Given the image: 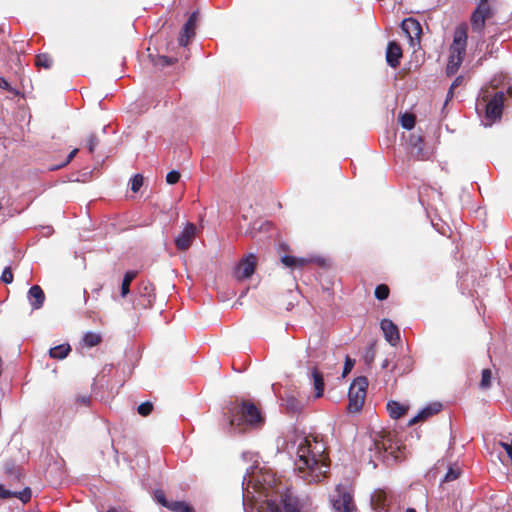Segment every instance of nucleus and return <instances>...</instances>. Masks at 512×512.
<instances>
[{
    "label": "nucleus",
    "mask_w": 512,
    "mask_h": 512,
    "mask_svg": "<svg viewBox=\"0 0 512 512\" xmlns=\"http://www.w3.org/2000/svg\"><path fill=\"white\" fill-rule=\"evenodd\" d=\"M390 289L386 284H379L374 291L375 297L380 300H386L389 297Z\"/></svg>",
    "instance_id": "obj_32"
},
{
    "label": "nucleus",
    "mask_w": 512,
    "mask_h": 512,
    "mask_svg": "<svg viewBox=\"0 0 512 512\" xmlns=\"http://www.w3.org/2000/svg\"><path fill=\"white\" fill-rule=\"evenodd\" d=\"M155 498L159 504L167 508L170 501L166 499L165 494L162 490H157L155 492Z\"/></svg>",
    "instance_id": "obj_42"
},
{
    "label": "nucleus",
    "mask_w": 512,
    "mask_h": 512,
    "mask_svg": "<svg viewBox=\"0 0 512 512\" xmlns=\"http://www.w3.org/2000/svg\"><path fill=\"white\" fill-rule=\"evenodd\" d=\"M257 264V257L254 254H248L242 258L237 265L234 276L238 280H243L251 277L255 271Z\"/></svg>",
    "instance_id": "obj_10"
},
{
    "label": "nucleus",
    "mask_w": 512,
    "mask_h": 512,
    "mask_svg": "<svg viewBox=\"0 0 512 512\" xmlns=\"http://www.w3.org/2000/svg\"><path fill=\"white\" fill-rule=\"evenodd\" d=\"M13 273L10 267H6L1 275V281L5 284H10L13 282Z\"/></svg>",
    "instance_id": "obj_40"
},
{
    "label": "nucleus",
    "mask_w": 512,
    "mask_h": 512,
    "mask_svg": "<svg viewBox=\"0 0 512 512\" xmlns=\"http://www.w3.org/2000/svg\"><path fill=\"white\" fill-rule=\"evenodd\" d=\"M312 262L311 259L309 258H304V257H295V256H291V255H285L283 257H281V263L286 266V267H289V268H304L305 266H307L308 264H310Z\"/></svg>",
    "instance_id": "obj_21"
},
{
    "label": "nucleus",
    "mask_w": 512,
    "mask_h": 512,
    "mask_svg": "<svg viewBox=\"0 0 512 512\" xmlns=\"http://www.w3.org/2000/svg\"><path fill=\"white\" fill-rule=\"evenodd\" d=\"M416 117L412 113H404L400 116V123L403 128L411 130L415 126Z\"/></svg>",
    "instance_id": "obj_30"
},
{
    "label": "nucleus",
    "mask_w": 512,
    "mask_h": 512,
    "mask_svg": "<svg viewBox=\"0 0 512 512\" xmlns=\"http://www.w3.org/2000/svg\"><path fill=\"white\" fill-rule=\"evenodd\" d=\"M491 7L476 6L470 17L471 29L474 33L482 35L485 29L486 21L493 17Z\"/></svg>",
    "instance_id": "obj_8"
},
{
    "label": "nucleus",
    "mask_w": 512,
    "mask_h": 512,
    "mask_svg": "<svg viewBox=\"0 0 512 512\" xmlns=\"http://www.w3.org/2000/svg\"><path fill=\"white\" fill-rule=\"evenodd\" d=\"M388 365H389V361L387 359L384 360V362L382 363V367L386 368V367H388Z\"/></svg>",
    "instance_id": "obj_52"
},
{
    "label": "nucleus",
    "mask_w": 512,
    "mask_h": 512,
    "mask_svg": "<svg viewBox=\"0 0 512 512\" xmlns=\"http://www.w3.org/2000/svg\"><path fill=\"white\" fill-rule=\"evenodd\" d=\"M32 491L29 487H25L22 491L12 492L0 484V499L18 498L22 503L26 504L31 500Z\"/></svg>",
    "instance_id": "obj_18"
},
{
    "label": "nucleus",
    "mask_w": 512,
    "mask_h": 512,
    "mask_svg": "<svg viewBox=\"0 0 512 512\" xmlns=\"http://www.w3.org/2000/svg\"><path fill=\"white\" fill-rule=\"evenodd\" d=\"M295 459V471L307 483H317L329 471V458L322 441L314 436L300 437Z\"/></svg>",
    "instance_id": "obj_1"
},
{
    "label": "nucleus",
    "mask_w": 512,
    "mask_h": 512,
    "mask_svg": "<svg viewBox=\"0 0 512 512\" xmlns=\"http://www.w3.org/2000/svg\"><path fill=\"white\" fill-rule=\"evenodd\" d=\"M138 293L146 299L148 305H151L155 299V287L149 281H141L139 283Z\"/></svg>",
    "instance_id": "obj_22"
},
{
    "label": "nucleus",
    "mask_w": 512,
    "mask_h": 512,
    "mask_svg": "<svg viewBox=\"0 0 512 512\" xmlns=\"http://www.w3.org/2000/svg\"><path fill=\"white\" fill-rule=\"evenodd\" d=\"M196 236V226L193 223H187L183 231L176 237L175 245L178 250L186 251L192 245Z\"/></svg>",
    "instance_id": "obj_13"
},
{
    "label": "nucleus",
    "mask_w": 512,
    "mask_h": 512,
    "mask_svg": "<svg viewBox=\"0 0 512 512\" xmlns=\"http://www.w3.org/2000/svg\"><path fill=\"white\" fill-rule=\"evenodd\" d=\"M4 473L13 482H20L23 477V469L13 462H7L4 466Z\"/></svg>",
    "instance_id": "obj_24"
},
{
    "label": "nucleus",
    "mask_w": 512,
    "mask_h": 512,
    "mask_svg": "<svg viewBox=\"0 0 512 512\" xmlns=\"http://www.w3.org/2000/svg\"><path fill=\"white\" fill-rule=\"evenodd\" d=\"M28 299L33 310L40 309L45 301V294L39 285H33L28 291Z\"/></svg>",
    "instance_id": "obj_19"
},
{
    "label": "nucleus",
    "mask_w": 512,
    "mask_h": 512,
    "mask_svg": "<svg viewBox=\"0 0 512 512\" xmlns=\"http://www.w3.org/2000/svg\"><path fill=\"white\" fill-rule=\"evenodd\" d=\"M152 411L153 404L149 401L141 403L137 408V412L143 417L150 415Z\"/></svg>",
    "instance_id": "obj_36"
},
{
    "label": "nucleus",
    "mask_w": 512,
    "mask_h": 512,
    "mask_svg": "<svg viewBox=\"0 0 512 512\" xmlns=\"http://www.w3.org/2000/svg\"><path fill=\"white\" fill-rule=\"evenodd\" d=\"M442 409L441 403H432L427 407L423 408L416 416L409 420L408 426H413L418 422L424 421L429 417L439 413Z\"/></svg>",
    "instance_id": "obj_17"
},
{
    "label": "nucleus",
    "mask_w": 512,
    "mask_h": 512,
    "mask_svg": "<svg viewBox=\"0 0 512 512\" xmlns=\"http://www.w3.org/2000/svg\"><path fill=\"white\" fill-rule=\"evenodd\" d=\"M401 29L409 39L412 47L420 44L422 27L416 19L412 17L404 19L401 23Z\"/></svg>",
    "instance_id": "obj_9"
},
{
    "label": "nucleus",
    "mask_w": 512,
    "mask_h": 512,
    "mask_svg": "<svg viewBox=\"0 0 512 512\" xmlns=\"http://www.w3.org/2000/svg\"><path fill=\"white\" fill-rule=\"evenodd\" d=\"M477 6L491 7L488 0H479Z\"/></svg>",
    "instance_id": "obj_48"
},
{
    "label": "nucleus",
    "mask_w": 512,
    "mask_h": 512,
    "mask_svg": "<svg viewBox=\"0 0 512 512\" xmlns=\"http://www.w3.org/2000/svg\"><path fill=\"white\" fill-rule=\"evenodd\" d=\"M99 138L95 134H91L87 139V148L89 153L93 154L99 144Z\"/></svg>",
    "instance_id": "obj_38"
},
{
    "label": "nucleus",
    "mask_w": 512,
    "mask_h": 512,
    "mask_svg": "<svg viewBox=\"0 0 512 512\" xmlns=\"http://www.w3.org/2000/svg\"><path fill=\"white\" fill-rule=\"evenodd\" d=\"M371 502L375 510L378 512H386L391 505V495L383 489L375 490L372 494Z\"/></svg>",
    "instance_id": "obj_14"
},
{
    "label": "nucleus",
    "mask_w": 512,
    "mask_h": 512,
    "mask_svg": "<svg viewBox=\"0 0 512 512\" xmlns=\"http://www.w3.org/2000/svg\"><path fill=\"white\" fill-rule=\"evenodd\" d=\"M405 512H416L414 508H407Z\"/></svg>",
    "instance_id": "obj_53"
},
{
    "label": "nucleus",
    "mask_w": 512,
    "mask_h": 512,
    "mask_svg": "<svg viewBox=\"0 0 512 512\" xmlns=\"http://www.w3.org/2000/svg\"><path fill=\"white\" fill-rule=\"evenodd\" d=\"M380 327L384 333L385 339L393 346L400 341V334L398 327L389 319H383Z\"/></svg>",
    "instance_id": "obj_15"
},
{
    "label": "nucleus",
    "mask_w": 512,
    "mask_h": 512,
    "mask_svg": "<svg viewBox=\"0 0 512 512\" xmlns=\"http://www.w3.org/2000/svg\"><path fill=\"white\" fill-rule=\"evenodd\" d=\"M186 505L187 503L185 501H171L167 508L173 512H182Z\"/></svg>",
    "instance_id": "obj_39"
},
{
    "label": "nucleus",
    "mask_w": 512,
    "mask_h": 512,
    "mask_svg": "<svg viewBox=\"0 0 512 512\" xmlns=\"http://www.w3.org/2000/svg\"><path fill=\"white\" fill-rule=\"evenodd\" d=\"M71 351V347L69 344H61L58 346H55L49 350V355L53 359H64L68 356L69 352Z\"/></svg>",
    "instance_id": "obj_27"
},
{
    "label": "nucleus",
    "mask_w": 512,
    "mask_h": 512,
    "mask_svg": "<svg viewBox=\"0 0 512 512\" xmlns=\"http://www.w3.org/2000/svg\"><path fill=\"white\" fill-rule=\"evenodd\" d=\"M53 64V59L48 53H41L35 57V65L38 68L50 69Z\"/></svg>",
    "instance_id": "obj_29"
},
{
    "label": "nucleus",
    "mask_w": 512,
    "mask_h": 512,
    "mask_svg": "<svg viewBox=\"0 0 512 512\" xmlns=\"http://www.w3.org/2000/svg\"><path fill=\"white\" fill-rule=\"evenodd\" d=\"M468 26L466 23L458 25L453 34V42L449 48V59L446 66L448 76L454 75L461 66L467 47Z\"/></svg>",
    "instance_id": "obj_3"
},
{
    "label": "nucleus",
    "mask_w": 512,
    "mask_h": 512,
    "mask_svg": "<svg viewBox=\"0 0 512 512\" xmlns=\"http://www.w3.org/2000/svg\"><path fill=\"white\" fill-rule=\"evenodd\" d=\"M463 80H464L463 76H458V77H456V78L454 79V81L452 82V84H451V86H450V87H451L452 89L457 88L458 86H460V85L463 83Z\"/></svg>",
    "instance_id": "obj_46"
},
{
    "label": "nucleus",
    "mask_w": 512,
    "mask_h": 512,
    "mask_svg": "<svg viewBox=\"0 0 512 512\" xmlns=\"http://www.w3.org/2000/svg\"><path fill=\"white\" fill-rule=\"evenodd\" d=\"M409 407L397 401L391 400L387 403V411L391 418L399 419L408 412Z\"/></svg>",
    "instance_id": "obj_23"
},
{
    "label": "nucleus",
    "mask_w": 512,
    "mask_h": 512,
    "mask_svg": "<svg viewBox=\"0 0 512 512\" xmlns=\"http://www.w3.org/2000/svg\"><path fill=\"white\" fill-rule=\"evenodd\" d=\"M454 90L455 89H452L451 87L449 88V91L447 93V97H446V102H448L449 100H451L454 96Z\"/></svg>",
    "instance_id": "obj_47"
},
{
    "label": "nucleus",
    "mask_w": 512,
    "mask_h": 512,
    "mask_svg": "<svg viewBox=\"0 0 512 512\" xmlns=\"http://www.w3.org/2000/svg\"><path fill=\"white\" fill-rule=\"evenodd\" d=\"M402 56L401 46L395 41H390L386 50V61L388 65L392 68H397L400 65Z\"/></svg>",
    "instance_id": "obj_16"
},
{
    "label": "nucleus",
    "mask_w": 512,
    "mask_h": 512,
    "mask_svg": "<svg viewBox=\"0 0 512 512\" xmlns=\"http://www.w3.org/2000/svg\"><path fill=\"white\" fill-rule=\"evenodd\" d=\"M266 512H301L298 504L291 497L285 496L280 501L269 500Z\"/></svg>",
    "instance_id": "obj_12"
},
{
    "label": "nucleus",
    "mask_w": 512,
    "mask_h": 512,
    "mask_svg": "<svg viewBox=\"0 0 512 512\" xmlns=\"http://www.w3.org/2000/svg\"><path fill=\"white\" fill-rule=\"evenodd\" d=\"M482 101L485 103V116L491 121L500 119L503 112L505 94L503 91L491 93L489 90L482 91Z\"/></svg>",
    "instance_id": "obj_6"
},
{
    "label": "nucleus",
    "mask_w": 512,
    "mask_h": 512,
    "mask_svg": "<svg viewBox=\"0 0 512 512\" xmlns=\"http://www.w3.org/2000/svg\"><path fill=\"white\" fill-rule=\"evenodd\" d=\"M353 366H354V360H352L350 357L347 356L345 365H344V369H343V376L348 374L352 370Z\"/></svg>",
    "instance_id": "obj_43"
},
{
    "label": "nucleus",
    "mask_w": 512,
    "mask_h": 512,
    "mask_svg": "<svg viewBox=\"0 0 512 512\" xmlns=\"http://www.w3.org/2000/svg\"><path fill=\"white\" fill-rule=\"evenodd\" d=\"M199 19V11H194L183 25L182 31L178 38L179 45L186 46L195 36V30Z\"/></svg>",
    "instance_id": "obj_11"
},
{
    "label": "nucleus",
    "mask_w": 512,
    "mask_h": 512,
    "mask_svg": "<svg viewBox=\"0 0 512 512\" xmlns=\"http://www.w3.org/2000/svg\"><path fill=\"white\" fill-rule=\"evenodd\" d=\"M227 418L229 432L233 431L234 426H257L262 424L264 421L259 408L253 402L248 400H243L240 403H233L228 408Z\"/></svg>",
    "instance_id": "obj_2"
},
{
    "label": "nucleus",
    "mask_w": 512,
    "mask_h": 512,
    "mask_svg": "<svg viewBox=\"0 0 512 512\" xmlns=\"http://www.w3.org/2000/svg\"><path fill=\"white\" fill-rule=\"evenodd\" d=\"M492 371L490 369H483L481 373L480 388L488 389L491 387Z\"/></svg>",
    "instance_id": "obj_31"
},
{
    "label": "nucleus",
    "mask_w": 512,
    "mask_h": 512,
    "mask_svg": "<svg viewBox=\"0 0 512 512\" xmlns=\"http://www.w3.org/2000/svg\"><path fill=\"white\" fill-rule=\"evenodd\" d=\"M80 401H81V403L87 405L89 403L90 399L88 397H82L80 399Z\"/></svg>",
    "instance_id": "obj_50"
},
{
    "label": "nucleus",
    "mask_w": 512,
    "mask_h": 512,
    "mask_svg": "<svg viewBox=\"0 0 512 512\" xmlns=\"http://www.w3.org/2000/svg\"><path fill=\"white\" fill-rule=\"evenodd\" d=\"M176 62V59L175 58H170V57H167V56H161L159 58V64L162 65V66H169V65H172Z\"/></svg>",
    "instance_id": "obj_44"
},
{
    "label": "nucleus",
    "mask_w": 512,
    "mask_h": 512,
    "mask_svg": "<svg viewBox=\"0 0 512 512\" xmlns=\"http://www.w3.org/2000/svg\"><path fill=\"white\" fill-rule=\"evenodd\" d=\"M131 184V190L136 193L140 190L141 186L143 185V176L141 174H135L130 181Z\"/></svg>",
    "instance_id": "obj_37"
},
{
    "label": "nucleus",
    "mask_w": 512,
    "mask_h": 512,
    "mask_svg": "<svg viewBox=\"0 0 512 512\" xmlns=\"http://www.w3.org/2000/svg\"><path fill=\"white\" fill-rule=\"evenodd\" d=\"M373 445L377 453L383 454V457L390 456L394 460H401L404 458L405 446L398 439L394 432H383L377 438L374 439Z\"/></svg>",
    "instance_id": "obj_4"
},
{
    "label": "nucleus",
    "mask_w": 512,
    "mask_h": 512,
    "mask_svg": "<svg viewBox=\"0 0 512 512\" xmlns=\"http://www.w3.org/2000/svg\"><path fill=\"white\" fill-rule=\"evenodd\" d=\"M313 386L315 391V397L320 398L324 393V379L323 374L315 367L312 369Z\"/></svg>",
    "instance_id": "obj_25"
},
{
    "label": "nucleus",
    "mask_w": 512,
    "mask_h": 512,
    "mask_svg": "<svg viewBox=\"0 0 512 512\" xmlns=\"http://www.w3.org/2000/svg\"><path fill=\"white\" fill-rule=\"evenodd\" d=\"M286 408L288 411L292 413L300 412L302 409V404L294 397H289L286 400Z\"/></svg>",
    "instance_id": "obj_34"
},
{
    "label": "nucleus",
    "mask_w": 512,
    "mask_h": 512,
    "mask_svg": "<svg viewBox=\"0 0 512 512\" xmlns=\"http://www.w3.org/2000/svg\"><path fill=\"white\" fill-rule=\"evenodd\" d=\"M78 152V148L73 149L60 164L50 167L49 170L53 171L65 167L73 160V158L77 155Z\"/></svg>",
    "instance_id": "obj_35"
},
{
    "label": "nucleus",
    "mask_w": 512,
    "mask_h": 512,
    "mask_svg": "<svg viewBox=\"0 0 512 512\" xmlns=\"http://www.w3.org/2000/svg\"><path fill=\"white\" fill-rule=\"evenodd\" d=\"M414 360L410 355H402L398 358L392 367V371H396L399 375H404L412 371Z\"/></svg>",
    "instance_id": "obj_20"
},
{
    "label": "nucleus",
    "mask_w": 512,
    "mask_h": 512,
    "mask_svg": "<svg viewBox=\"0 0 512 512\" xmlns=\"http://www.w3.org/2000/svg\"><path fill=\"white\" fill-rule=\"evenodd\" d=\"M182 512H195V511L189 504H187Z\"/></svg>",
    "instance_id": "obj_49"
},
{
    "label": "nucleus",
    "mask_w": 512,
    "mask_h": 512,
    "mask_svg": "<svg viewBox=\"0 0 512 512\" xmlns=\"http://www.w3.org/2000/svg\"><path fill=\"white\" fill-rule=\"evenodd\" d=\"M82 342H83L84 346H86L88 348H92V347L99 345L102 342V337L98 333L87 332L83 336Z\"/></svg>",
    "instance_id": "obj_28"
},
{
    "label": "nucleus",
    "mask_w": 512,
    "mask_h": 512,
    "mask_svg": "<svg viewBox=\"0 0 512 512\" xmlns=\"http://www.w3.org/2000/svg\"><path fill=\"white\" fill-rule=\"evenodd\" d=\"M107 512H121V511L115 507H111L107 510Z\"/></svg>",
    "instance_id": "obj_51"
},
{
    "label": "nucleus",
    "mask_w": 512,
    "mask_h": 512,
    "mask_svg": "<svg viewBox=\"0 0 512 512\" xmlns=\"http://www.w3.org/2000/svg\"><path fill=\"white\" fill-rule=\"evenodd\" d=\"M0 88L7 90V91H11V86H10L9 82L4 77H0Z\"/></svg>",
    "instance_id": "obj_45"
},
{
    "label": "nucleus",
    "mask_w": 512,
    "mask_h": 512,
    "mask_svg": "<svg viewBox=\"0 0 512 512\" xmlns=\"http://www.w3.org/2000/svg\"><path fill=\"white\" fill-rule=\"evenodd\" d=\"M138 272L129 270L124 274L121 284V296L126 297L130 292L131 282L137 277Z\"/></svg>",
    "instance_id": "obj_26"
},
{
    "label": "nucleus",
    "mask_w": 512,
    "mask_h": 512,
    "mask_svg": "<svg viewBox=\"0 0 512 512\" xmlns=\"http://www.w3.org/2000/svg\"><path fill=\"white\" fill-rule=\"evenodd\" d=\"M180 179V173L176 170H172L170 172H168V174L166 175V181L168 184H176Z\"/></svg>",
    "instance_id": "obj_41"
},
{
    "label": "nucleus",
    "mask_w": 512,
    "mask_h": 512,
    "mask_svg": "<svg viewBox=\"0 0 512 512\" xmlns=\"http://www.w3.org/2000/svg\"><path fill=\"white\" fill-rule=\"evenodd\" d=\"M368 387V380L366 377L361 376L351 383L348 391V410L350 412H359L364 404L366 398V390Z\"/></svg>",
    "instance_id": "obj_5"
},
{
    "label": "nucleus",
    "mask_w": 512,
    "mask_h": 512,
    "mask_svg": "<svg viewBox=\"0 0 512 512\" xmlns=\"http://www.w3.org/2000/svg\"><path fill=\"white\" fill-rule=\"evenodd\" d=\"M331 503L335 512H357L353 496L341 485L336 487L335 494L331 497Z\"/></svg>",
    "instance_id": "obj_7"
},
{
    "label": "nucleus",
    "mask_w": 512,
    "mask_h": 512,
    "mask_svg": "<svg viewBox=\"0 0 512 512\" xmlns=\"http://www.w3.org/2000/svg\"><path fill=\"white\" fill-rule=\"evenodd\" d=\"M460 475H461V469L459 466H457V465L450 466L445 477H444V481L445 482L454 481L457 478H459Z\"/></svg>",
    "instance_id": "obj_33"
}]
</instances>
